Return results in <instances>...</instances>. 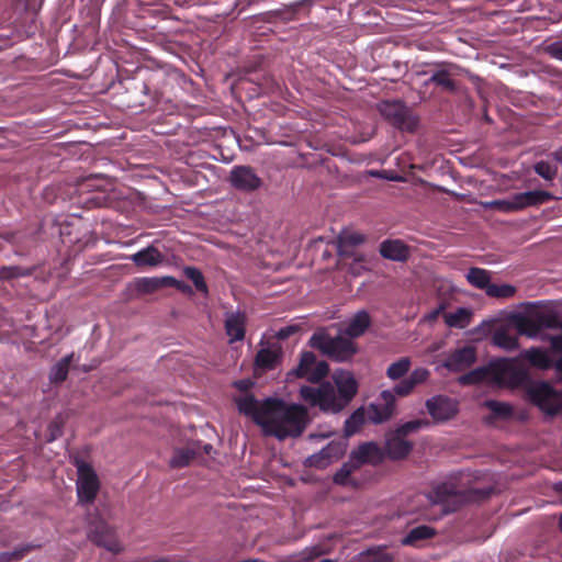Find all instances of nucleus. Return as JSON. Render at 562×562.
I'll use <instances>...</instances> for the list:
<instances>
[{"instance_id": "4d7b16f0", "label": "nucleus", "mask_w": 562, "mask_h": 562, "mask_svg": "<svg viewBox=\"0 0 562 562\" xmlns=\"http://www.w3.org/2000/svg\"><path fill=\"white\" fill-rule=\"evenodd\" d=\"M322 550L319 547L315 546L312 548H306L300 553V560L303 562H311L322 555Z\"/></svg>"}, {"instance_id": "5701e85b", "label": "nucleus", "mask_w": 562, "mask_h": 562, "mask_svg": "<svg viewBox=\"0 0 562 562\" xmlns=\"http://www.w3.org/2000/svg\"><path fill=\"white\" fill-rule=\"evenodd\" d=\"M380 254L390 260L405 261L409 257V249L402 240H384L380 246Z\"/></svg>"}, {"instance_id": "4be33fe9", "label": "nucleus", "mask_w": 562, "mask_h": 562, "mask_svg": "<svg viewBox=\"0 0 562 562\" xmlns=\"http://www.w3.org/2000/svg\"><path fill=\"white\" fill-rule=\"evenodd\" d=\"M342 454V446L338 442H330L318 453L313 454L308 460L311 465L323 469L330 464L333 461L338 460Z\"/></svg>"}, {"instance_id": "f257e3e1", "label": "nucleus", "mask_w": 562, "mask_h": 562, "mask_svg": "<svg viewBox=\"0 0 562 562\" xmlns=\"http://www.w3.org/2000/svg\"><path fill=\"white\" fill-rule=\"evenodd\" d=\"M331 381L322 382L317 386H302L300 397L324 413L337 414L344 411L358 394L359 383L351 371L344 369L336 370Z\"/></svg>"}, {"instance_id": "13d9d810", "label": "nucleus", "mask_w": 562, "mask_h": 562, "mask_svg": "<svg viewBox=\"0 0 562 562\" xmlns=\"http://www.w3.org/2000/svg\"><path fill=\"white\" fill-rule=\"evenodd\" d=\"M300 330V327L297 325H288L285 327L280 328L276 333V337L279 340H285L290 338L291 336L295 335Z\"/></svg>"}, {"instance_id": "6e6552de", "label": "nucleus", "mask_w": 562, "mask_h": 562, "mask_svg": "<svg viewBox=\"0 0 562 562\" xmlns=\"http://www.w3.org/2000/svg\"><path fill=\"white\" fill-rule=\"evenodd\" d=\"M528 396L532 404L543 413L554 416L561 413L562 394L558 393L549 383L540 382L528 389Z\"/></svg>"}, {"instance_id": "2f4dec72", "label": "nucleus", "mask_w": 562, "mask_h": 562, "mask_svg": "<svg viewBox=\"0 0 562 562\" xmlns=\"http://www.w3.org/2000/svg\"><path fill=\"white\" fill-rule=\"evenodd\" d=\"M467 281L474 288L484 290L488 288L491 283L490 272L485 269L472 267L469 269L467 276Z\"/></svg>"}, {"instance_id": "774afa93", "label": "nucleus", "mask_w": 562, "mask_h": 562, "mask_svg": "<svg viewBox=\"0 0 562 562\" xmlns=\"http://www.w3.org/2000/svg\"><path fill=\"white\" fill-rule=\"evenodd\" d=\"M321 562H334L333 560H329V559H324L322 560Z\"/></svg>"}, {"instance_id": "f03ea898", "label": "nucleus", "mask_w": 562, "mask_h": 562, "mask_svg": "<svg viewBox=\"0 0 562 562\" xmlns=\"http://www.w3.org/2000/svg\"><path fill=\"white\" fill-rule=\"evenodd\" d=\"M268 414L262 430L279 440L301 436L308 424V412L300 404H288L281 398H266Z\"/></svg>"}, {"instance_id": "338daca9", "label": "nucleus", "mask_w": 562, "mask_h": 562, "mask_svg": "<svg viewBox=\"0 0 562 562\" xmlns=\"http://www.w3.org/2000/svg\"><path fill=\"white\" fill-rule=\"evenodd\" d=\"M559 528L562 531V514L559 517Z\"/></svg>"}, {"instance_id": "bf43d9fd", "label": "nucleus", "mask_w": 562, "mask_h": 562, "mask_svg": "<svg viewBox=\"0 0 562 562\" xmlns=\"http://www.w3.org/2000/svg\"><path fill=\"white\" fill-rule=\"evenodd\" d=\"M550 346L553 352L562 356V335L550 337Z\"/></svg>"}, {"instance_id": "052dcab7", "label": "nucleus", "mask_w": 562, "mask_h": 562, "mask_svg": "<svg viewBox=\"0 0 562 562\" xmlns=\"http://www.w3.org/2000/svg\"><path fill=\"white\" fill-rule=\"evenodd\" d=\"M99 180L100 179L97 176H89L88 178L85 179L83 186L91 189H100L101 184L97 183V181Z\"/></svg>"}, {"instance_id": "09e8293b", "label": "nucleus", "mask_w": 562, "mask_h": 562, "mask_svg": "<svg viewBox=\"0 0 562 562\" xmlns=\"http://www.w3.org/2000/svg\"><path fill=\"white\" fill-rule=\"evenodd\" d=\"M492 205L497 211L504 212V213H513L520 211L519 203L516 201V194H514L509 199L505 200H496L492 202Z\"/></svg>"}, {"instance_id": "c85d7f7f", "label": "nucleus", "mask_w": 562, "mask_h": 562, "mask_svg": "<svg viewBox=\"0 0 562 562\" xmlns=\"http://www.w3.org/2000/svg\"><path fill=\"white\" fill-rule=\"evenodd\" d=\"M515 325L520 335H526L528 337H535L541 330L537 314L535 317L518 315L515 318Z\"/></svg>"}, {"instance_id": "1a4fd4ad", "label": "nucleus", "mask_w": 562, "mask_h": 562, "mask_svg": "<svg viewBox=\"0 0 562 562\" xmlns=\"http://www.w3.org/2000/svg\"><path fill=\"white\" fill-rule=\"evenodd\" d=\"M87 535L88 539L95 546L102 547L112 553H120L123 550L115 528L102 518L90 521Z\"/></svg>"}, {"instance_id": "39448f33", "label": "nucleus", "mask_w": 562, "mask_h": 562, "mask_svg": "<svg viewBox=\"0 0 562 562\" xmlns=\"http://www.w3.org/2000/svg\"><path fill=\"white\" fill-rule=\"evenodd\" d=\"M490 382L499 387L515 389L529 381L528 371L514 359H498L488 364Z\"/></svg>"}, {"instance_id": "9b49d317", "label": "nucleus", "mask_w": 562, "mask_h": 562, "mask_svg": "<svg viewBox=\"0 0 562 562\" xmlns=\"http://www.w3.org/2000/svg\"><path fill=\"white\" fill-rule=\"evenodd\" d=\"M229 182L236 190L252 192L262 184L261 178L250 166H235L231 170Z\"/></svg>"}, {"instance_id": "e2e57ef3", "label": "nucleus", "mask_w": 562, "mask_h": 562, "mask_svg": "<svg viewBox=\"0 0 562 562\" xmlns=\"http://www.w3.org/2000/svg\"><path fill=\"white\" fill-rule=\"evenodd\" d=\"M554 368L557 369V371L559 373L562 374V355L560 356V358L555 361L554 363Z\"/></svg>"}, {"instance_id": "bb28decb", "label": "nucleus", "mask_w": 562, "mask_h": 562, "mask_svg": "<svg viewBox=\"0 0 562 562\" xmlns=\"http://www.w3.org/2000/svg\"><path fill=\"white\" fill-rule=\"evenodd\" d=\"M281 357V350L262 348L256 355L255 366L263 371H270L277 368Z\"/></svg>"}, {"instance_id": "a19ab883", "label": "nucleus", "mask_w": 562, "mask_h": 562, "mask_svg": "<svg viewBox=\"0 0 562 562\" xmlns=\"http://www.w3.org/2000/svg\"><path fill=\"white\" fill-rule=\"evenodd\" d=\"M486 295L496 299H509L516 293V288L510 284L490 283L485 291Z\"/></svg>"}, {"instance_id": "0eeeda50", "label": "nucleus", "mask_w": 562, "mask_h": 562, "mask_svg": "<svg viewBox=\"0 0 562 562\" xmlns=\"http://www.w3.org/2000/svg\"><path fill=\"white\" fill-rule=\"evenodd\" d=\"M78 480L76 483L78 502L83 505L92 504L100 490V480L92 465L83 460H76Z\"/></svg>"}, {"instance_id": "ea45409f", "label": "nucleus", "mask_w": 562, "mask_h": 562, "mask_svg": "<svg viewBox=\"0 0 562 562\" xmlns=\"http://www.w3.org/2000/svg\"><path fill=\"white\" fill-rule=\"evenodd\" d=\"M40 548V546L34 544H24L15 548L11 552H1L0 553V562H19L22 560L27 553Z\"/></svg>"}, {"instance_id": "412c9836", "label": "nucleus", "mask_w": 562, "mask_h": 562, "mask_svg": "<svg viewBox=\"0 0 562 562\" xmlns=\"http://www.w3.org/2000/svg\"><path fill=\"white\" fill-rule=\"evenodd\" d=\"M372 319L370 314L364 311H358L349 321L342 334L349 339L361 337L367 329L371 326Z\"/></svg>"}, {"instance_id": "a18cd8bd", "label": "nucleus", "mask_w": 562, "mask_h": 562, "mask_svg": "<svg viewBox=\"0 0 562 562\" xmlns=\"http://www.w3.org/2000/svg\"><path fill=\"white\" fill-rule=\"evenodd\" d=\"M184 276L192 281V283L194 284V286L196 288L198 291L200 292H206L207 291V285H206V282L204 280V277L202 274V272L195 268V267H186L184 270Z\"/></svg>"}, {"instance_id": "473e14b6", "label": "nucleus", "mask_w": 562, "mask_h": 562, "mask_svg": "<svg viewBox=\"0 0 562 562\" xmlns=\"http://www.w3.org/2000/svg\"><path fill=\"white\" fill-rule=\"evenodd\" d=\"M366 422V412L363 407L356 409L345 422L344 434L351 437L358 432Z\"/></svg>"}, {"instance_id": "a878e982", "label": "nucleus", "mask_w": 562, "mask_h": 562, "mask_svg": "<svg viewBox=\"0 0 562 562\" xmlns=\"http://www.w3.org/2000/svg\"><path fill=\"white\" fill-rule=\"evenodd\" d=\"M364 241V237L358 233L342 232L338 236L337 251L341 257L353 256V248Z\"/></svg>"}, {"instance_id": "c03bdc74", "label": "nucleus", "mask_w": 562, "mask_h": 562, "mask_svg": "<svg viewBox=\"0 0 562 562\" xmlns=\"http://www.w3.org/2000/svg\"><path fill=\"white\" fill-rule=\"evenodd\" d=\"M483 381L490 382L488 366L477 368L461 376L462 384H476Z\"/></svg>"}, {"instance_id": "20e7f679", "label": "nucleus", "mask_w": 562, "mask_h": 562, "mask_svg": "<svg viewBox=\"0 0 562 562\" xmlns=\"http://www.w3.org/2000/svg\"><path fill=\"white\" fill-rule=\"evenodd\" d=\"M310 345L335 362H348L358 352V345L347 336H330L326 331L314 333Z\"/></svg>"}, {"instance_id": "6e6d98bb", "label": "nucleus", "mask_w": 562, "mask_h": 562, "mask_svg": "<svg viewBox=\"0 0 562 562\" xmlns=\"http://www.w3.org/2000/svg\"><path fill=\"white\" fill-rule=\"evenodd\" d=\"M544 52L552 58L562 61V40L548 44Z\"/></svg>"}, {"instance_id": "b1692460", "label": "nucleus", "mask_w": 562, "mask_h": 562, "mask_svg": "<svg viewBox=\"0 0 562 562\" xmlns=\"http://www.w3.org/2000/svg\"><path fill=\"white\" fill-rule=\"evenodd\" d=\"M520 358L526 360L531 367L546 370L554 366L552 359L546 350L539 347H531L520 353Z\"/></svg>"}, {"instance_id": "0e129e2a", "label": "nucleus", "mask_w": 562, "mask_h": 562, "mask_svg": "<svg viewBox=\"0 0 562 562\" xmlns=\"http://www.w3.org/2000/svg\"><path fill=\"white\" fill-rule=\"evenodd\" d=\"M555 158L562 162V146L555 151Z\"/></svg>"}, {"instance_id": "72a5a7b5", "label": "nucleus", "mask_w": 562, "mask_h": 562, "mask_svg": "<svg viewBox=\"0 0 562 562\" xmlns=\"http://www.w3.org/2000/svg\"><path fill=\"white\" fill-rule=\"evenodd\" d=\"M427 83H434L436 86L441 87L445 91L456 92L457 83L451 78V74L446 69H440L435 71L431 77L428 79Z\"/></svg>"}, {"instance_id": "f3484780", "label": "nucleus", "mask_w": 562, "mask_h": 562, "mask_svg": "<svg viewBox=\"0 0 562 562\" xmlns=\"http://www.w3.org/2000/svg\"><path fill=\"white\" fill-rule=\"evenodd\" d=\"M351 457L361 467L364 463L379 464L384 460V450L375 442H364L351 452Z\"/></svg>"}, {"instance_id": "58836bf2", "label": "nucleus", "mask_w": 562, "mask_h": 562, "mask_svg": "<svg viewBox=\"0 0 562 562\" xmlns=\"http://www.w3.org/2000/svg\"><path fill=\"white\" fill-rule=\"evenodd\" d=\"M195 452L188 448L176 449L169 462L171 468L179 469L189 465L194 459Z\"/></svg>"}, {"instance_id": "423d86ee", "label": "nucleus", "mask_w": 562, "mask_h": 562, "mask_svg": "<svg viewBox=\"0 0 562 562\" xmlns=\"http://www.w3.org/2000/svg\"><path fill=\"white\" fill-rule=\"evenodd\" d=\"M379 111L385 121L401 132L414 133L417 128V116L401 100L382 101Z\"/></svg>"}, {"instance_id": "c9c22d12", "label": "nucleus", "mask_w": 562, "mask_h": 562, "mask_svg": "<svg viewBox=\"0 0 562 562\" xmlns=\"http://www.w3.org/2000/svg\"><path fill=\"white\" fill-rule=\"evenodd\" d=\"M411 364V359L408 357H403L389 366L386 369V376L394 381L400 380L408 373Z\"/></svg>"}, {"instance_id": "393cba45", "label": "nucleus", "mask_w": 562, "mask_h": 562, "mask_svg": "<svg viewBox=\"0 0 562 562\" xmlns=\"http://www.w3.org/2000/svg\"><path fill=\"white\" fill-rule=\"evenodd\" d=\"M554 199V195L551 192L535 190L516 193V201L519 203L520 211L529 207L544 204Z\"/></svg>"}, {"instance_id": "49530a36", "label": "nucleus", "mask_w": 562, "mask_h": 562, "mask_svg": "<svg viewBox=\"0 0 562 562\" xmlns=\"http://www.w3.org/2000/svg\"><path fill=\"white\" fill-rule=\"evenodd\" d=\"M32 273L31 269L20 266H3L0 268V279L10 280L20 277H27Z\"/></svg>"}, {"instance_id": "cd10ccee", "label": "nucleus", "mask_w": 562, "mask_h": 562, "mask_svg": "<svg viewBox=\"0 0 562 562\" xmlns=\"http://www.w3.org/2000/svg\"><path fill=\"white\" fill-rule=\"evenodd\" d=\"M436 535V530L427 525H419L412 528L407 535L403 538L402 543L405 546L417 547L420 541L432 538Z\"/></svg>"}, {"instance_id": "680f3d73", "label": "nucleus", "mask_w": 562, "mask_h": 562, "mask_svg": "<svg viewBox=\"0 0 562 562\" xmlns=\"http://www.w3.org/2000/svg\"><path fill=\"white\" fill-rule=\"evenodd\" d=\"M252 385L249 380H240L235 383V386L240 391H247Z\"/></svg>"}, {"instance_id": "f704fd0d", "label": "nucleus", "mask_w": 562, "mask_h": 562, "mask_svg": "<svg viewBox=\"0 0 562 562\" xmlns=\"http://www.w3.org/2000/svg\"><path fill=\"white\" fill-rule=\"evenodd\" d=\"M470 319L471 312L464 307H459L456 312L445 315V322L449 327L464 328Z\"/></svg>"}, {"instance_id": "4468645a", "label": "nucleus", "mask_w": 562, "mask_h": 562, "mask_svg": "<svg viewBox=\"0 0 562 562\" xmlns=\"http://www.w3.org/2000/svg\"><path fill=\"white\" fill-rule=\"evenodd\" d=\"M236 405L239 413L245 416L251 417L252 420L263 428L268 414L265 413L266 400L259 402L252 394H247L243 397L236 398Z\"/></svg>"}, {"instance_id": "37998d69", "label": "nucleus", "mask_w": 562, "mask_h": 562, "mask_svg": "<svg viewBox=\"0 0 562 562\" xmlns=\"http://www.w3.org/2000/svg\"><path fill=\"white\" fill-rule=\"evenodd\" d=\"M430 423L427 419H414L400 425L395 434L405 438L409 434L417 432L419 429L428 427Z\"/></svg>"}, {"instance_id": "4c0bfd02", "label": "nucleus", "mask_w": 562, "mask_h": 562, "mask_svg": "<svg viewBox=\"0 0 562 562\" xmlns=\"http://www.w3.org/2000/svg\"><path fill=\"white\" fill-rule=\"evenodd\" d=\"M493 341L496 346L508 351L516 350L519 347L518 338L506 330H497L493 336Z\"/></svg>"}, {"instance_id": "2eb2a0df", "label": "nucleus", "mask_w": 562, "mask_h": 562, "mask_svg": "<svg viewBox=\"0 0 562 562\" xmlns=\"http://www.w3.org/2000/svg\"><path fill=\"white\" fill-rule=\"evenodd\" d=\"M166 286H173L178 290L186 291L189 289L188 285H186L183 282L178 281L173 277H144L136 279L135 281V289L145 294H150L156 292L157 290Z\"/></svg>"}, {"instance_id": "7ed1b4c3", "label": "nucleus", "mask_w": 562, "mask_h": 562, "mask_svg": "<svg viewBox=\"0 0 562 562\" xmlns=\"http://www.w3.org/2000/svg\"><path fill=\"white\" fill-rule=\"evenodd\" d=\"M493 492V487L460 490L451 482H443L435 485L427 497L432 506L440 507L442 516L457 512L464 504L485 501Z\"/></svg>"}, {"instance_id": "79ce46f5", "label": "nucleus", "mask_w": 562, "mask_h": 562, "mask_svg": "<svg viewBox=\"0 0 562 562\" xmlns=\"http://www.w3.org/2000/svg\"><path fill=\"white\" fill-rule=\"evenodd\" d=\"M485 406L491 411L494 418H509L513 414V408L509 404L490 400L485 402Z\"/></svg>"}, {"instance_id": "de8ad7c7", "label": "nucleus", "mask_w": 562, "mask_h": 562, "mask_svg": "<svg viewBox=\"0 0 562 562\" xmlns=\"http://www.w3.org/2000/svg\"><path fill=\"white\" fill-rule=\"evenodd\" d=\"M533 169L537 175L548 181L553 180L558 173V168L544 160L538 161Z\"/></svg>"}, {"instance_id": "ddd939ff", "label": "nucleus", "mask_w": 562, "mask_h": 562, "mask_svg": "<svg viewBox=\"0 0 562 562\" xmlns=\"http://www.w3.org/2000/svg\"><path fill=\"white\" fill-rule=\"evenodd\" d=\"M395 411V396L390 390H384L375 403L368 407V418L373 424H382L389 420Z\"/></svg>"}, {"instance_id": "dca6fc26", "label": "nucleus", "mask_w": 562, "mask_h": 562, "mask_svg": "<svg viewBox=\"0 0 562 562\" xmlns=\"http://www.w3.org/2000/svg\"><path fill=\"white\" fill-rule=\"evenodd\" d=\"M476 361V349L473 346H464L452 351L445 361V367L453 372H460L470 368Z\"/></svg>"}, {"instance_id": "e433bc0d", "label": "nucleus", "mask_w": 562, "mask_h": 562, "mask_svg": "<svg viewBox=\"0 0 562 562\" xmlns=\"http://www.w3.org/2000/svg\"><path fill=\"white\" fill-rule=\"evenodd\" d=\"M539 318L540 329H561L562 330V318L555 311H547L537 313Z\"/></svg>"}, {"instance_id": "7c9ffc66", "label": "nucleus", "mask_w": 562, "mask_h": 562, "mask_svg": "<svg viewBox=\"0 0 562 562\" xmlns=\"http://www.w3.org/2000/svg\"><path fill=\"white\" fill-rule=\"evenodd\" d=\"M360 468L359 462L352 459L350 456V460L345 462L341 468L335 473L333 481L337 485L347 486L355 485L353 480L350 477L351 474Z\"/></svg>"}, {"instance_id": "864d4df0", "label": "nucleus", "mask_w": 562, "mask_h": 562, "mask_svg": "<svg viewBox=\"0 0 562 562\" xmlns=\"http://www.w3.org/2000/svg\"><path fill=\"white\" fill-rule=\"evenodd\" d=\"M415 387L416 386L411 382V380L405 378L394 386L392 392L394 396H407L413 392Z\"/></svg>"}, {"instance_id": "6ab92c4d", "label": "nucleus", "mask_w": 562, "mask_h": 562, "mask_svg": "<svg viewBox=\"0 0 562 562\" xmlns=\"http://www.w3.org/2000/svg\"><path fill=\"white\" fill-rule=\"evenodd\" d=\"M247 317L244 312H231L226 314L224 328L229 337V342L240 341L245 338Z\"/></svg>"}, {"instance_id": "aec40b11", "label": "nucleus", "mask_w": 562, "mask_h": 562, "mask_svg": "<svg viewBox=\"0 0 562 562\" xmlns=\"http://www.w3.org/2000/svg\"><path fill=\"white\" fill-rule=\"evenodd\" d=\"M412 450H413V442L396 435L395 432L392 434L385 441L384 453L391 460L405 459L411 453Z\"/></svg>"}, {"instance_id": "603ef678", "label": "nucleus", "mask_w": 562, "mask_h": 562, "mask_svg": "<svg viewBox=\"0 0 562 562\" xmlns=\"http://www.w3.org/2000/svg\"><path fill=\"white\" fill-rule=\"evenodd\" d=\"M430 376V371L426 368H417L411 372V374L407 376L411 382L417 386L428 380Z\"/></svg>"}, {"instance_id": "9d476101", "label": "nucleus", "mask_w": 562, "mask_h": 562, "mask_svg": "<svg viewBox=\"0 0 562 562\" xmlns=\"http://www.w3.org/2000/svg\"><path fill=\"white\" fill-rule=\"evenodd\" d=\"M329 373V366L326 361L317 360V357L312 351H304L301 355L300 362L290 374L296 378H304L312 383H318Z\"/></svg>"}, {"instance_id": "c756f323", "label": "nucleus", "mask_w": 562, "mask_h": 562, "mask_svg": "<svg viewBox=\"0 0 562 562\" xmlns=\"http://www.w3.org/2000/svg\"><path fill=\"white\" fill-rule=\"evenodd\" d=\"M74 353L63 357L57 361L50 369L49 381L54 384L64 382L69 372L70 364L72 362Z\"/></svg>"}, {"instance_id": "a211bd4d", "label": "nucleus", "mask_w": 562, "mask_h": 562, "mask_svg": "<svg viewBox=\"0 0 562 562\" xmlns=\"http://www.w3.org/2000/svg\"><path fill=\"white\" fill-rule=\"evenodd\" d=\"M130 260L139 269L156 268L165 261V255L150 245L131 255Z\"/></svg>"}, {"instance_id": "8fccbe9b", "label": "nucleus", "mask_w": 562, "mask_h": 562, "mask_svg": "<svg viewBox=\"0 0 562 562\" xmlns=\"http://www.w3.org/2000/svg\"><path fill=\"white\" fill-rule=\"evenodd\" d=\"M64 419L61 416L55 417L47 426V441L52 442L63 435Z\"/></svg>"}, {"instance_id": "f8f14e48", "label": "nucleus", "mask_w": 562, "mask_h": 562, "mask_svg": "<svg viewBox=\"0 0 562 562\" xmlns=\"http://www.w3.org/2000/svg\"><path fill=\"white\" fill-rule=\"evenodd\" d=\"M426 408L434 420L446 422L458 413V402L447 395H436L426 401Z\"/></svg>"}, {"instance_id": "69168bd1", "label": "nucleus", "mask_w": 562, "mask_h": 562, "mask_svg": "<svg viewBox=\"0 0 562 562\" xmlns=\"http://www.w3.org/2000/svg\"><path fill=\"white\" fill-rule=\"evenodd\" d=\"M555 490L562 494V482L555 484Z\"/></svg>"}, {"instance_id": "3c124183", "label": "nucleus", "mask_w": 562, "mask_h": 562, "mask_svg": "<svg viewBox=\"0 0 562 562\" xmlns=\"http://www.w3.org/2000/svg\"><path fill=\"white\" fill-rule=\"evenodd\" d=\"M315 0H299L286 7L285 13H288L286 19L291 20L297 14V12L303 8H311L314 4Z\"/></svg>"}, {"instance_id": "5fc2aeb1", "label": "nucleus", "mask_w": 562, "mask_h": 562, "mask_svg": "<svg viewBox=\"0 0 562 562\" xmlns=\"http://www.w3.org/2000/svg\"><path fill=\"white\" fill-rule=\"evenodd\" d=\"M37 0H11L12 4L16 8H22L26 12L36 13L42 4V1L36 4Z\"/></svg>"}]
</instances>
